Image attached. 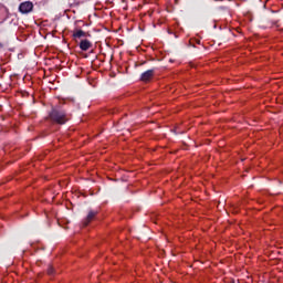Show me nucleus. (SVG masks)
Returning a JSON list of instances; mask_svg holds the SVG:
<instances>
[{
  "label": "nucleus",
  "instance_id": "nucleus-1",
  "mask_svg": "<svg viewBox=\"0 0 283 283\" xmlns=\"http://www.w3.org/2000/svg\"><path fill=\"white\" fill-rule=\"evenodd\" d=\"M51 120L57 123V125H65L67 123V115L63 111L53 109L50 114Z\"/></svg>",
  "mask_w": 283,
  "mask_h": 283
},
{
  "label": "nucleus",
  "instance_id": "nucleus-2",
  "mask_svg": "<svg viewBox=\"0 0 283 283\" xmlns=\"http://www.w3.org/2000/svg\"><path fill=\"white\" fill-rule=\"evenodd\" d=\"M32 10H34V4L30 1H24L19 6V12H21V14H30Z\"/></svg>",
  "mask_w": 283,
  "mask_h": 283
},
{
  "label": "nucleus",
  "instance_id": "nucleus-3",
  "mask_svg": "<svg viewBox=\"0 0 283 283\" xmlns=\"http://www.w3.org/2000/svg\"><path fill=\"white\" fill-rule=\"evenodd\" d=\"M97 214L98 211L91 210L83 221V227H87V224H90V222H92V220H94V218H96Z\"/></svg>",
  "mask_w": 283,
  "mask_h": 283
},
{
  "label": "nucleus",
  "instance_id": "nucleus-4",
  "mask_svg": "<svg viewBox=\"0 0 283 283\" xmlns=\"http://www.w3.org/2000/svg\"><path fill=\"white\" fill-rule=\"evenodd\" d=\"M151 78H154V70H148L144 72L140 76V81H143L144 83H147V81H151Z\"/></svg>",
  "mask_w": 283,
  "mask_h": 283
},
{
  "label": "nucleus",
  "instance_id": "nucleus-5",
  "mask_svg": "<svg viewBox=\"0 0 283 283\" xmlns=\"http://www.w3.org/2000/svg\"><path fill=\"white\" fill-rule=\"evenodd\" d=\"M92 48V43L90 42V40L84 39L80 42V50H82L83 52H87V50H90Z\"/></svg>",
  "mask_w": 283,
  "mask_h": 283
},
{
  "label": "nucleus",
  "instance_id": "nucleus-6",
  "mask_svg": "<svg viewBox=\"0 0 283 283\" xmlns=\"http://www.w3.org/2000/svg\"><path fill=\"white\" fill-rule=\"evenodd\" d=\"M87 36V33L81 29H75L73 31V39H85Z\"/></svg>",
  "mask_w": 283,
  "mask_h": 283
},
{
  "label": "nucleus",
  "instance_id": "nucleus-7",
  "mask_svg": "<svg viewBox=\"0 0 283 283\" xmlns=\"http://www.w3.org/2000/svg\"><path fill=\"white\" fill-rule=\"evenodd\" d=\"M48 274H49V275H54V268L49 266V269H48Z\"/></svg>",
  "mask_w": 283,
  "mask_h": 283
},
{
  "label": "nucleus",
  "instance_id": "nucleus-8",
  "mask_svg": "<svg viewBox=\"0 0 283 283\" xmlns=\"http://www.w3.org/2000/svg\"><path fill=\"white\" fill-rule=\"evenodd\" d=\"M1 48H3V44H2V43H0V49H1Z\"/></svg>",
  "mask_w": 283,
  "mask_h": 283
}]
</instances>
